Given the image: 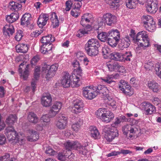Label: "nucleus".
I'll return each mask as SVG.
<instances>
[{
  "label": "nucleus",
  "instance_id": "1",
  "mask_svg": "<svg viewBox=\"0 0 161 161\" xmlns=\"http://www.w3.org/2000/svg\"><path fill=\"white\" fill-rule=\"evenodd\" d=\"M81 78L82 77L79 75L71 76L69 73L65 72L63 73L61 83L64 88H68L70 86L72 87H78L80 85L79 81Z\"/></svg>",
  "mask_w": 161,
  "mask_h": 161
},
{
  "label": "nucleus",
  "instance_id": "2",
  "mask_svg": "<svg viewBox=\"0 0 161 161\" xmlns=\"http://www.w3.org/2000/svg\"><path fill=\"white\" fill-rule=\"evenodd\" d=\"M136 42L141 47H146L149 45V39L147 32L143 31L138 32L136 37Z\"/></svg>",
  "mask_w": 161,
  "mask_h": 161
},
{
  "label": "nucleus",
  "instance_id": "3",
  "mask_svg": "<svg viewBox=\"0 0 161 161\" xmlns=\"http://www.w3.org/2000/svg\"><path fill=\"white\" fill-rule=\"evenodd\" d=\"M58 65L57 64H55L51 66L45 64L42 67V70L43 73H45L46 77L47 80L54 76L56 71L58 69Z\"/></svg>",
  "mask_w": 161,
  "mask_h": 161
},
{
  "label": "nucleus",
  "instance_id": "4",
  "mask_svg": "<svg viewBox=\"0 0 161 161\" xmlns=\"http://www.w3.org/2000/svg\"><path fill=\"white\" fill-rule=\"evenodd\" d=\"M142 19L144 27L147 30L151 32H153L155 30V23L152 17L149 15L143 16Z\"/></svg>",
  "mask_w": 161,
  "mask_h": 161
},
{
  "label": "nucleus",
  "instance_id": "5",
  "mask_svg": "<svg viewBox=\"0 0 161 161\" xmlns=\"http://www.w3.org/2000/svg\"><path fill=\"white\" fill-rule=\"evenodd\" d=\"M106 128L104 129V137L106 140L109 142H111L115 137L119 135L118 131L116 128H109L108 130Z\"/></svg>",
  "mask_w": 161,
  "mask_h": 161
},
{
  "label": "nucleus",
  "instance_id": "6",
  "mask_svg": "<svg viewBox=\"0 0 161 161\" xmlns=\"http://www.w3.org/2000/svg\"><path fill=\"white\" fill-rule=\"evenodd\" d=\"M95 87H92L91 86H87L82 88L83 94L84 97L86 98L92 100L97 95L95 91Z\"/></svg>",
  "mask_w": 161,
  "mask_h": 161
},
{
  "label": "nucleus",
  "instance_id": "7",
  "mask_svg": "<svg viewBox=\"0 0 161 161\" xmlns=\"http://www.w3.org/2000/svg\"><path fill=\"white\" fill-rule=\"evenodd\" d=\"M119 88L126 95L130 96L134 94L133 90L131 88L130 86L128 84V83L123 80L120 81V85L119 86Z\"/></svg>",
  "mask_w": 161,
  "mask_h": 161
},
{
  "label": "nucleus",
  "instance_id": "8",
  "mask_svg": "<svg viewBox=\"0 0 161 161\" xmlns=\"http://www.w3.org/2000/svg\"><path fill=\"white\" fill-rule=\"evenodd\" d=\"M4 133L9 141L15 140L18 135L13 126H8L4 130Z\"/></svg>",
  "mask_w": 161,
  "mask_h": 161
},
{
  "label": "nucleus",
  "instance_id": "9",
  "mask_svg": "<svg viewBox=\"0 0 161 161\" xmlns=\"http://www.w3.org/2000/svg\"><path fill=\"white\" fill-rule=\"evenodd\" d=\"M116 17L110 13H107L103 15L102 17L101 22L106 24L109 26L112 25L116 22Z\"/></svg>",
  "mask_w": 161,
  "mask_h": 161
},
{
  "label": "nucleus",
  "instance_id": "10",
  "mask_svg": "<svg viewBox=\"0 0 161 161\" xmlns=\"http://www.w3.org/2000/svg\"><path fill=\"white\" fill-rule=\"evenodd\" d=\"M142 109L146 112V114H152L156 112V108L153 105L148 102H144L141 105Z\"/></svg>",
  "mask_w": 161,
  "mask_h": 161
},
{
  "label": "nucleus",
  "instance_id": "11",
  "mask_svg": "<svg viewBox=\"0 0 161 161\" xmlns=\"http://www.w3.org/2000/svg\"><path fill=\"white\" fill-rule=\"evenodd\" d=\"M122 130L124 135L126 136L127 138L131 139L133 136V134L135 133V130L131 125H126L123 126Z\"/></svg>",
  "mask_w": 161,
  "mask_h": 161
},
{
  "label": "nucleus",
  "instance_id": "12",
  "mask_svg": "<svg viewBox=\"0 0 161 161\" xmlns=\"http://www.w3.org/2000/svg\"><path fill=\"white\" fill-rule=\"evenodd\" d=\"M157 0H150L146 6L147 10L151 13H155L158 9Z\"/></svg>",
  "mask_w": 161,
  "mask_h": 161
},
{
  "label": "nucleus",
  "instance_id": "13",
  "mask_svg": "<svg viewBox=\"0 0 161 161\" xmlns=\"http://www.w3.org/2000/svg\"><path fill=\"white\" fill-rule=\"evenodd\" d=\"M68 121L67 118L62 115L59 116L58 120L56 122V126L60 130H63L66 127Z\"/></svg>",
  "mask_w": 161,
  "mask_h": 161
},
{
  "label": "nucleus",
  "instance_id": "14",
  "mask_svg": "<svg viewBox=\"0 0 161 161\" xmlns=\"http://www.w3.org/2000/svg\"><path fill=\"white\" fill-rule=\"evenodd\" d=\"M106 66L110 71H120V69H123L124 67L121 66L118 63L110 61L107 63Z\"/></svg>",
  "mask_w": 161,
  "mask_h": 161
},
{
  "label": "nucleus",
  "instance_id": "15",
  "mask_svg": "<svg viewBox=\"0 0 161 161\" xmlns=\"http://www.w3.org/2000/svg\"><path fill=\"white\" fill-rule=\"evenodd\" d=\"M114 114L110 111H107L105 110L102 117L101 120L102 121L108 123L112 120L114 118Z\"/></svg>",
  "mask_w": 161,
  "mask_h": 161
},
{
  "label": "nucleus",
  "instance_id": "16",
  "mask_svg": "<svg viewBox=\"0 0 161 161\" xmlns=\"http://www.w3.org/2000/svg\"><path fill=\"white\" fill-rule=\"evenodd\" d=\"M52 99L50 94L43 96L41 99L42 104L44 107H48L51 105Z\"/></svg>",
  "mask_w": 161,
  "mask_h": 161
},
{
  "label": "nucleus",
  "instance_id": "17",
  "mask_svg": "<svg viewBox=\"0 0 161 161\" xmlns=\"http://www.w3.org/2000/svg\"><path fill=\"white\" fill-rule=\"evenodd\" d=\"M48 19V15L46 14H41L38 18L37 24L39 27H42L45 25Z\"/></svg>",
  "mask_w": 161,
  "mask_h": 161
},
{
  "label": "nucleus",
  "instance_id": "18",
  "mask_svg": "<svg viewBox=\"0 0 161 161\" xmlns=\"http://www.w3.org/2000/svg\"><path fill=\"white\" fill-rule=\"evenodd\" d=\"M3 30L4 34L8 36L12 35L14 32L13 26L10 24L6 25L3 28Z\"/></svg>",
  "mask_w": 161,
  "mask_h": 161
},
{
  "label": "nucleus",
  "instance_id": "19",
  "mask_svg": "<svg viewBox=\"0 0 161 161\" xmlns=\"http://www.w3.org/2000/svg\"><path fill=\"white\" fill-rule=\"evenodd\" d=\"M130 37L129 36H126L124 38L121 39L120 42L119 44V46L121 49H123L124 48L128 47L130 45Z\"/></svg>",
  "mask_w": 161,
  "mask_h": 161
},
{
  "label": "nucleus",
  "instance_id": "20",
  "mask_svg": "<svg viewBox=\"0 0 161 161\" xmlns=\"http://www.w3.org/2000/svg\"><path fill=\"white\" fill-rule=\"evenodd\" d=\"M66 149L68 151L71 149H76L80 146V143L76 142L68 141L64 144Z\"/></svg>",
  "mask_w": 161,
  "mask_h": 161
},
{
  "label": "nucleus",
  "instance_id": "21",
  "mask_svg": "<svg viewBox=\"0 0 161 161\" xmlns=\"http://www.w3.org/2000/svg\"><path fill=\"white\" fill-rule=\"evenodd\" d=\"M100 46L99 42L96 39L92 38L88 41L85 45V48L99 47Z\"/></svg>",
  "mask_w": 161,
  "mask_h": 161
},
{
  "label": "nucleus",
  "instance_id": "22",
  "mask_svg": "<svg viewBox=\"0 0 161 161\" xmlns=\"http://www.w3.org/2000/svg\"><path fill=\"white\" fill-rule=\"evenodd\" d=\"M31 19V14L29 13H26L22 17L21 19V24L27 26L30 24Z\"/></svg>",
  "mask_w": 161,
  "mask_h": 161
},
{
  "label": "nucleus",
  "instance_id": "23",
  "mask_svg": "<svg viewBox=\"0 0 161 161\" xmlns=\"http://www.w3.org/2000/svg\"><path fill=\"white\" fill-rule=\"evenodd\" d=\"M53 45L52 44H42L40 47V51L43 54H46L52 50Z\"/></svg>",
  "mask_w": 161,
  "mask_h": 161
},
{
  "label": "nucleus",
  "instance_id": "24",
  "mask_svg": "<svg viewBox=\"0 0 161 161\" xmlns=\"http://www.w3.org/2000/svg\"><path fill=\"white\" fill-rule=\"evenodd\" d=\"M29 48V46L27 44H19L16 46V49L18 53H26Z\"/></svg>",
  "mask_w": 161,
  "mask_h": 161
},
{
  "label": "nucleus",
  "instance_id": "25",
  "mask_svg": "<svg viewBox=\"0 0 161 161\" xmlns=\"http://www.w3.org/2000/svg\"><path fill=\"white\" fill-rule=\"evenodd\" d=\"M109 56L112 60L116 61H123L122 54L121 53L117 52H114L110 54Z\"/></svg>",
  "mask_w": 161,
  "mask_h": 161
},
{
  "label": "nucleus",
  "instance_id": "26",
  "mask_svg": "<svg viewBox=\"0 0 161 161\" xmlns=\"http://www.w3.org/2000/svg\"><path fill=\"white\" fill-rule=\"evenodd\" d=\"M29 132L30 135L27 137V140L28 141L35 142L36 141L39 139V135L36 131L31 130H30Z\"/></svg>",
  "mask_w": 161,
  "mask_h": 161
},
{
  "label": "nucleus",
  "instance_id": "27",
  "mask_svg": "<svg viewBox=\"0 0 161 161\" xmlns=\"http://www.w3.org/2000/svg\"><path fill=\"white\" fill-rule=\"evenodd\" d=\"M122 153L124 154H129L130 155L133 154V153L132 151H130L128 150L123 149L121 150L120 152L114 151L110 153L107 155L108 157H110L113 156L117 155L120 153Z\"/></svg>",
  "mask_w": 161,
  "mask_h": 161
},
{
  "label": "nucleus",
  "instance_id": "28",
  "mask_svg": "<svg viewBox=\"0 0 161 161\" xmlns=\"http://www.w3.org/2000/svg\"><path fill=\"white\" fill-rule=\"evenodd\" d=\"M98 47H94L93 48H85V49L88 55L93 57L95 56L98 54L99 53Z\"/></svg>",
  "mask_w": 161,
  "mask_h": 161
},
{
  "label": "nucleus",
  "instance_id": "29",
  "mask_svg": "<svg viewBox=\"0 0 161 161\" xmlns=\"http://www.w3.org/2000/svg\"><path fill=\"white\" fill-rule=\"evenodd\" d=\"M19 14L18 13H12L9 15H8L6 18V20L9 23H12L19 18Z\"/></svg>",
  "mask_w": 161,
  "mask_h": 161
},
{
  "label": "nucleus",
  "instance_id": "30",
  "mask_svg": "<svg viewBox=\"0 0 161 161\" xmlns=\"http://www.w3.org/2000/svg\"><path fill=\"white\" fill-rule=\"evenodd\" d=\"M17 119V117L15 115L10 114L6 118L5 122L8 126H12Z\"/></svg>",
  "mask_w": 161,
  "mask_h": 161
},
{
  "label": "nucleus",
  "instance_id": "31",
  "mask_svg": "<svg viewBox=\"0 0 161 161\" xmlns=\"http://www.w3.org/2000/svg\"><path fill=\"white\" fill-rule=\"evenodd\" d=\"M55 40V38L52 37V35H48L42 37L41 39V42L42 44H52L51 42H53Z\"/></svg>",
  "mask_w": 161,
  "mask_h": 161
},
{
  "label": "nucleus",
  "instance_id": "32",
  "mask_svg": "<svg viewBox=\"0 0 161 161\" xmlns=\"http://www.w3.org/2000/svg\"><path fill=\"white\" fill-rule=\"evenodd\" d=\"M109 37L119 41L120 38V34L119 32L117 29L115 30H112L109 32Z\"/></svg>",
  "mask_w": 161,
  "mask_h": 161
},
{
  "label": "nucleus",
  "instance_id": "33",
  "mask_svg": "<svg viewBox=\"0 0 161 161\" xmlns=\"http://www.w3.org/2000/svg\"><path fill=\"white\" fill-rule=\"evenodd\" d=\"M90 133L92 137L94 139H97L99 137V133L96 127L92 126L90 128Z\"/></svg>",
  "mask_w": 161,
  "mask_h": 161
},
{
  "label": "nucleus",
  "instance_id": "34",
  "mask_svg": "<svg viewBox=\"0 0 161 161\" xmlns=\"http://www.w3.org/2000/svg\"><path fill=\"white\" fill-rule=\"evenodd\" d=\"M22 68L21 67H19V72L20 74V76L21 77L26 80L28 78L29 75V65H27L26 68H25L24 71L22 72Z\"/></svg>",
  "mask_w": 161,
  "mask_h": 161
},
{
  "label": "nucleus",
  "instance_id": "35",
  "mask_svg": "<svg viewBox=\"0 0 161 161\" xmlns=\"http://www.w3.org/2000/svg\"><path fill=\"white\" fill-rule=\"evenodd\" d=\"M148 86L150 89H151L154 92H157L159 89L158 83L154 81L148 82Z\"/></svg>",
  "mask_w": 161,
  "mask_h": 161
},
{
  "label": "nucleus",
  "instance_id": "36",
  "mask_svg": "<svg viewBox=\"0 0 161 161\" xmlns=\"http://www.w3.org/2000/svg\"><path fill=\"white\" fill-rule=\"evenodd\" d=\"M28 119L30 122L34 124L37 123L38 121V119L36 115L32 112H31L29 113Z\"/></svg>",
  "mask_w": 161,
  "mask_h": 161
},
{
  "label": "nucleus",
  "instance_id": "37",
  "mask_svg": "<svg viewBox=\"0 0 161 161\" xmlns=\"http://www.w3.org/2000/svg\"><path fill=\"white\" fill-rule=\"evenodd\" d=\"M21 7V4L14 1H12L9 3V8L13 11H17Z\"/></svg>",
  "mask_w": 161,
  "mask_h": 161
},
{
  "label": "nucleus",
  "instance_id": "38",
  "mask_svg": "<svg viewBox=\"0 0 161 161\" xmlns=\"http://www.w3.org/2000/svg\"><path fill=\"white\" fill-rule=\"evenodd\" d=\"M115 77L113 75H108L105 77H101V79L103 81L108 84H111L114 85L115 84V81L113 80Z\"/></svg>",
  "mask_w": 161,
  "mask_h": 161
},
{
  "label": "nucleus",
  "instance_id": "39",
  "mask_svg": "<svg viewBox=\"0 0 161 161\" xmlns=\"http://www.w3.org/2000/svg\"><path fill=\"white\" fill-rule=\"evenodd\" d=\"M39 73L34 72V78L32 79L31 82V86L32 88V91L33 92L35 91V89L36 88V83L39 77Z\"/></svg>",
  "mask_w": 161,
  "mask_h": 161
},
{
  "label": "nucleus",
  "instance_id": "40",
  "mask_svg": "<svg viewBox=\"0 0 161 161\" xmlns=\"http://www.w3.org/2000/svg\"><path fill=\"white\" fill-rule=\"evenodd\" d=\"M122 1L120 0H115L110 3V5L111 8L114 9H115L119 8L122 4Z\"/></svg>",
  "mask_w": 161,
  "mask_h": 161
},
{
  "label": "nucleus",
  "instance_id": "41",
  "mask_svg": "<svg viewBox=\"0 0 161 161\" xmlns=\"http://www.w3.org/2000/svg\"><path fill=\"white\" fill-rule=\"evenodd\" d=\"M137 4L136 0H127L126 2L127 7L130 9L135 8Z\"/></svg>",
  "mask_w": 161,
  "mask_h": 161
},
{
  "label": "nucleus",
  "instance_id": "42",
  "mask_svg": "<svg viewBox=\"0 0 161 161\" xmlns=\"http://www.w3.org/2000/svg\"><path fill=\"white\" fill-rule=\"evenodd\" d=\"M76 150H78L79 153L83 156H86L88 153V150L87 149L86 146H83L80 144V146L77 147Z\"/></svg>",
  "mask_w": 161,
  "mask_h": 161
},
{
  "label": "nucleus",
  "instance_id": "43",
  "mask_svg": "<svg viewBox=\"0 0 161 161\" xmlns=\"http://www.w3.org/2000/svg\"><path fill=\"white\" fill-rule=\"evenodd\" d=\"M109 33L103 32L98 34L97 35L98 38L102 42H104L107 41L109 37Z\"/></svg>",
  "mask_w": 161,
  "mask_h": 161
},
{
  "label": "nucleus",
  "instance_id": "44",
  "mask_svg": "<svg viewBox=\"0 0 161 161\" xmlns=\"http://www.w3.org/2000/svg\"><path fill=\"white\" fill-rule=\"evenodd\" d=\"M83 121L80 119L76 123L74 124L72 126V128L74 130L78 131L80 129V126L82 125Z\"/></svg>",
  "mask_w": 161,
  "mask_h": 161
},
{
  "label": "nucleus",
  "instance_id": "45",
  "mask_svg": "<svg viewBox=\"0 0 161 161\" xmlns=\"http://www.w3.org/2000/svg\"><path fill=\"white\" fill-rule=\"evenodd\" d=\"M96 90H95V91L96 93L97 94V95L98 93L104 94L108 90L106 87L104 86L101 85L98 86L97 88H96Z\"/></svg>",
  "mask_w": 161,
  "mask_h": 161
},
{
  "label": "nucleus",
  "instance_id": "46",
  "mask_svg": "<svg viewBox=\"0 0 161 161\" xmlns=\"http://www.w3.org/2000/svg\"><path fill=\"white\" fill-rule=\"evenodd\" d=\"M122 56L123 61H130L132 58V54L130 51H128L125 52L123 54H122Z\"/></svg>",
  "mask_w": 161,
  "mask_h": 161
},
{
  "label": "nucleus",
  "instance_id": "47",
  "mask_svg": "<svg viewBox=\"0 0 161 161\" xmlns=\"http://www.w3.org/2000/svg\"><path fill=\"white\" fill-rule=\"evenodd\" d=\"M90 18H89L87 14H85L82 17L80 23L83 26H84L87 23L90 21Z\"/></svg>",
  "mask_w": 161,
  "mask_h": 161
},
{
  "label": "nucleus",
  "instance_id": "48",
  "mask_svg": "<svg viewBox=\"0 0 161 161\" xmlns=\"http://www.w3.org/2000/svg\"><path fill=\"white\" fill-rule=\"evenodd\" d=\"M108 44L112 47H116L118 44L119 41L115 40L114 39L110 37H108L107 40Z\"/></svg>",
  "mask_w": 161,
  "mask_h": 161
},
{
  "label": "nucleus",
  "instance_id": "49",
  "mask_svg": "<svg viewBox=\"0 0 161 161\" xmlns=\"http://www.w3.org/2000/svg\"><path fill=\"white\" fill-rule=\"evenodd\" d=\"M107 109L106 108H99L95 113L97 117L101 119L103 114L104 112H105V110Z\"/></svg>",
  "mask_w": 161,
  "mask_h": 161
},
{
  "label": "nucleus",
  "instance_id": "50",
  "mask_svg": "<svg viewBox=\"0 0 161 161\" xmlns=\"http://www.w3.org/2000/svg\"><path fill=\"white\" fill-rule=\"evenodd\" d=\"M62 103L59 102H55L53 105L51 107L54 110H56L58 112H59L61 108Z\"/></svg>",
  "mask_w": 161,
  "mask_h": 161
},
{
  "label": "nucleus",
  "instance_id": "51",
  "mask_svg": "<svg viewBox=\"0 0 161 161\" xmlns=\"http://www.w3.org/2000/svg\"><path fill=\"white\" fill-rule=\"evenodd\" d=\"M72 65L74 68V70H76L79 72H81L82 69L80 66L79 62L76 60H75L72 63Z\"/></svg>",
  "mask_w": 161,
  "mask_h": 161
},
{
  "label": "nucleus",
  "instance_id": "52",
  "mask_svg": "<svg viewBox=\"0 0 161 161\" xmlns=\"http://www.w3.org/2000/svg\"><path fill=\"white\" fill-rule=\"evenodd\" d=\"M154 68L156 74L161 79V65L156 64Z\"/></svg>",
  "mask_w": 161,
  "mask_h": 161
},
{
  "label": "nucleus",
  "instance_id": "53",
  "mask_svg": "<svg viewBox=\"0 0 161 161\" xmlns=\"http://www.w3.org/2000/svg\"><path fill=\"white\" fill-rule=\"evenodd\" d=\"M153 64L151 61H148L144 65V67L147 70H151L153 67Z\"/></svg>",
  "mask_w": 161,
  "mask_h": 161
},
{
  "label": "nucleus",
  "instance_id": "54",
  "mask_svg": "<svg viewBox=\"0 0 161 161\" xmlns=\"http://www.w3.org/2000/svg\"><path fill=\"white\" fill-rule=\"evenodd\" d=\"M45 153L46 154L50 156L54 155L56 153V152L54 151L50 147H48L46 148Z\"/></svg>",
  "mask_w": 161,
  "mask_h": 161
},
{
  "label": "nucleus",
  "instance_id": "55",
  "mask_svg": "<svg viewBox=\"0 0 161 161\" xmlns=\"http://www.w3.org/2000/svg\"><path fill=\"white\" fill-rule=\"evenodd\" d=\"M74 106L83 108V102L82 100L76 99L74 101Z\"/></svg>",
  "mask_w": 161,
  "mask_h": 161
},
{
  "label": "nucleus",
  "instance_id": "56",
  "mask_svg": "<svg viewBox=\"0 0 161 161\" xmlns=\"http://www.w3.org/2000/svg\"><path fill=\"white\" fill-rule=\"evenodd\" d=\"M50 118L48 115L46 114L42 115L41 118V120L43 122L49 124L50 123Z\"/></svg>",
  "mask_w": 161,
  "mask_h": 161
},
{
  "label": "nucleus",
  "instance_id": "57",
  "mask_svg": "<svg viewBox=\"0 0 161 161\" xmlns=\"http://www.w3.org/2000/svg\"><path fill=\"white\" fill-rule=\"evenodd\" d=\"M23 36L22 31L21 30H19L16 32L15 38L17 41H19L21 39Z\"/></svg>",
  "mask_w": 161,
  "mask_h": 161
},
{
  "label": "nucleus",
  "instance_id": "58",
  "mask_svg": "<svg viewBox=\"0 0 161 161\" xmlns=\"http://www.w3.org/2000/svg\"><path fill=\"white\" fill-rule=\"evenodd\" d=\"M58 112L54 110L51 107L48 113V116L50 118L54 117L58 113Z\"/></svg>",
  "mask_w": 161,
  "mask_h": 161
},
{
  "label": "nucleus",
  "instance_id": "59",
  "mask_svg": "<svg viewBox=\"0 0 161 161\" xmlns=\"http://www.w3.org/2000/svg\"><path fill=\"white\" fill-rule=\"evenodd\" d=\"M83 110V108L75 107L74 106L72 108V111L73 113L78 114L81 112Z\"/></svg>",
  "mask_w": 161,
  "mask_h": 161
},
{
  "label": "nucleus",
  "instance_id": "60",
  "mask_svg": "<svg viewBox=\"0 0 161 161\" xmlns=\"http://www.w3.org/2000/svg\"><path fill=\"white\" fill-rule=\"evenodd\" d=\"M10 155L8 153H5L4 155L0 157V161H8L10 158Z\"/></svg>",
  "mask_w": 161,
  "mask_h": 161
},
{
  "label": "nucleus",
  "instance_id": "61",
  "mask_svg": "<svg viewBox=\"0 0 161 161\" xmlns=\"http://www.w3.org/2000/svg\"><path fill=\"white\" fill-rule=\"evenodd\" d=\"M135 35V31L133 29H131L130 34H129L130 41L131 40H132L136 42V37Z\"/></svg>",
  "mask_w": 161,
  "mask_h": 161
},
{
  "label": "nucleus",
  "instance_id": "62",
  "mask_svg": "<svg viewBox=\"0 0 161 161\" xmlns=\"http://www.w3.org/2000/svg\"><path fill=\"white\" fill-rule=\"evenodd\" d=\"M152 102L155 105H158L161 103V100L158 97H153L152 99Z\"/></svg>",
  "mask_w": 161,
  "mask_h": 161
},
{
  "label": "nucleus",
  "instance_id": "63",
  "mask_svg": "<svg viewBox=\"0 0 161 161\" xmlns=\"http://www.w3.org/2000/svg\"><path fill=\"white\" fill-rule=\"evenodd\" d=\"M72 4V2L71 1H66L65 3V10L66 11H69L70 10Z\"/></svg>",
  "mask_w": 161,
  "mask_h": 161
},
{
  "label": "nucleus",
  "instance_id": "64",
  "mask_svg": "<svg viewBox=\"0 0 161 161\" xmlns=\"http://www.w3.org/2000/svg\"><path fill=\"white\" fill-rule=\"evenodd\" d=\"M110 52V49L107 47H103L102 49V53L103 55L107 56Z\"/></svg>",
  "mask_w": 161,
  "mask_h": 161
}]
</instances>
